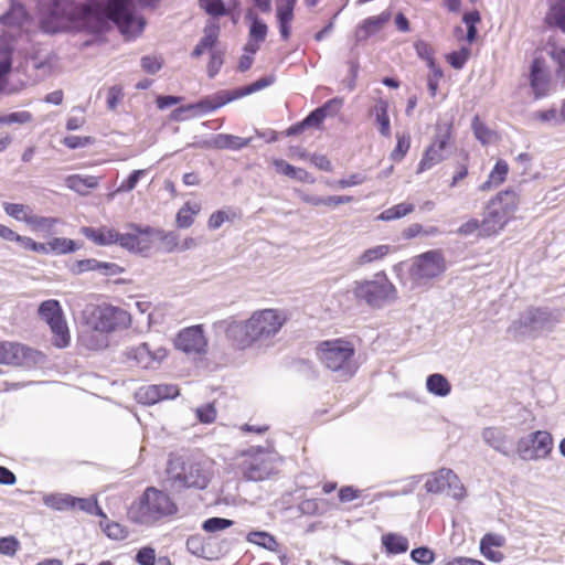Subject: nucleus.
Listing matches in <instances>:
<instances>
[{"label": "nucleus", "mask_w": 565, "mask_h": 565, "mask_svg": "<svg viewBox=\"0 0 565 565\" xmlns=\"http://www.w3.org/2000/svg\"><path fill=\"white\" fill-rule=\"evenodd\" d=\"M114 22L126 35L142 32L143 23L128 10V0H53L47 11L42 12L40 28L46 33H57L70 28L100 33Z\"/></svg>", "instance_id": "1"}, {"label": "nucleus", "mask_w": 565, "mask_h": 565, "mask_svg": "<svg viewBox=\"0 0 565 565\" xmlns=\"http://www.w3.org/2000/svg\"><path fill=\"white\" fill-rule=\"evenodd\" d=\"M288 320V313L281 309L256 310L247 320L231 328L230 335L234 347L244 350L277 335Z\"/></svg>", "instance_id": "2"}, {"label": "nucleus", "mask_w": 565, "mask_h": 565, "mask_svg": "<svg viewBox=\"0 0 565 565\" xmlns=\"http://www.w3.org/2000/svg\"><path fill=\"white\" fill-rule=\"evenodd\" d=\"M178 505L169 493L148 487L127 511L128 519L137 524L152 526L175 515Z\"/></svg>", "instance_id": "3"}, {"label": "nucleus", "mask_w": 565, "mask_h": 565, "mask_svg": "<svg viewBox=\"0 0 565 565\" xmlns=\"http://www.w3.org/2000/svg\"><path fill=\"white\" fill-rule=\"evenodd\" d=\"M316 355L323 367L340 381L351 380L359 370L355 347L344 338L319 342L316 347Z\"/></svg>", "instance_id": "4"}, {"label": "nucleus", "mask_w": 565, "mask_h": 565, "mask_svg": "<svg viewBox=\"0 0 565 565\" xmlns=\"http://www.w3.org/2000/svg\"><path fill=\"white\" fill-rule=\"evenodd\" d=\"M168 480L179 489H205L212 471L209 462L192 455L171 456L167 465Z\"/></svg>", "instance_id": "5"}, {"label": "nucleus", "mask_w": 565, "mask_h": 565, "mask_svg": "<svg viewBox=\"0 0 565 565\" xmlns=\"http://www.w3.org/2000/svg\"><path fill=\"white\" fill-rule=\"evenodd\" d=\"M242 475L249 481H263L279 472L282 458L275 450L250 447L242 451Z\"/></svg>", "instance_id": "6"}, {"label": "nucleus", "mask_w": 565, "mask_h": 565, "mask_svg": "<svg viewBox=\"0 0 565 565\" xmlns=\"http://www.w3.org/2000/svg\"><path fill=\"white\" fill-rule=\"evenodd\" d=\"M454 138L452 120H438L435 125V135L431 142L425 149L417 164L416 173L420 174L430 170L445 159V151Z\"/></svg>", "instance_id": "7"}, {"label": "nucleus", "mask_w": 565, "mask_h": 565, "mask_svg": "<svg viewBox=\"0 0 565 565\" xmlns=\"http://www.w3.org/2000/svg\"><path fill=\"white\" fill-rule=\"evenodd\" d=\"M89 324L94 330L110 333L131 326V315L124 308L104 303L93 308Z\"/></svg>", "instance_id": "8"}, {"label": "nucleus", "mask_w": 565, "mask_h": 565, "mask_svg": "<svg viewBox=\"0 0 565 565\" xmlns=\"http://www.w3.org/2000/svg\"><path fill=\"white\" fill-rule=\"evenodd\" d=\"M38 313L49 324L54 347L66 348L71 342V335L61 303L55 299L45 300L40 303Z\"/></svg>", "instance_id": "9"}, {"label": "nucleus", "mask_w": 565, "mask_h": 565, "mask_svg": "<svg viewBox=\"0 0 565 565\" xmlns=\"http://www.w3.org/2000/svg\"><path fill=\"white\" fill-rule=\"evenodd\" d=\"M44 359L45 355L41 351L26 344L13 341L0 342V364L30 369L41 364Z\"/></svg>", "instance_id": "10"}, {"label": "nucleus", "mask_w": 565, "mask_h": 565, "mask_svg": "<svg viewBox=\"0 0 565 565\" xmlns=\"http://www.w3.org/2000/svg\"><path fill=\"white\" fill-rule=\"evenodd\" d=\"M376 276H382L383 280L355 281L353 288L355 298L372 307H380L384 301L394 298L396 292L395 286L387 279L384 271Z\"/></svg>", "instance_id": "11"}, {"label": "nucleus", "mask_w": 565, "mask_h": 565, "mask_svg": "<svg viewBox=\"0 0 565 565\" xmlns=\"http://www.w3.org/2000/svg\"><path fill=\"white\" fill-rule=\"evenodd\" d=\"M447 268V263L441 250L425 252L413 259L409 275L416 281H424L440 276Z\"/></svg>", "instance_id": "12"}, {"label": "nucleus", "mask_w": 565, "mask_h": 565, "mask_svg": "<svg viewBox=\"0 0 565 565\" xmlns=\"http://www.w3.org/2000/svg\"><path fill=\"white\" fill-rule=\"evenodd\" d=\"M552 449L553 437L546 430H536L529 438H521L516 446L519 456L525 460L546 458Z\"/></svg>", "instance_id": "13"}, {"label": "nucleus", "mask_w": 565, "mask_h": 565, "mask_svg": "<svg viewBox=\"0 0 565 565\" xmlns=\"http://www.w3.org/2000/svg\"><path fill=\"white\" fill-rule=\"evenodd\" d=\"M425 489L429 493L448 491L455 499H462L466 495V489L459 477L448 468H440L431 473L425 482Z\"/></svg>", "instance_id": "14"}, {"label": "nucleus", "mask_w": 565, "mask_h": 565, "mask_svg": "<svg viewBox=\"0 0 565 565\" xmlns=\"http://www.w3.org/2000/svg\"><path fill=\"white\" fill-rule=\"evenodd\" d=\"M174 345L186 354L200 355L206 353L207 339L202 326L198 324L182 329L174 340Z\"/></svg>", "instance_id": "15"}, {"label": "nucleus", "mask_w": 565, "mask_h": 565, "mask_svg": "<svg viewBox=\"0 0 565 565\" xmlns=\"http://www.w3.org/2000/svg\"><path fill=\"white\" fill-rule=\"evenodd\" d=\"M127 356L140 367L150 369L159 365L168 356V350L161 345L151 348L149 343L145 342L131 348L127 352Z\"/></svg>", "instance_id": "16"}, {"label": "nucleus", "mask_w": 565, "mask_h": 565, "mask_svg": "<svg viewBox=\"0 0 565 565\" xmlns=\"http://www.w3.org/2000/svg\"><path fill=\"white\" fill-rule=\"evenodd\" d=\"M520 204V194L513 189L499 191L487 204V209L494 210L508 223L513 218Z\"/></svg>", "instance_id": "17"}, {"label": "nucleus", "mask_w": 565, "mask_h": 565, "mask_svg": "<svg viewBox=\"0 0 565 565\" xmlns=\"http://www.w3.org/2000/svg\"><path fill=\"white\" fill-rule=\"evenodd\" d=\"M392 19V12L385 10L379 15H372L362 20L354 31L356 42H363L382 32Z\"/></svg>", "instance_id": "18"}, {"label": "nucleus", "mask_w": 565, "mask_h": 565, "mask_svg": "<svg viewBox=\"0 0 565 565\" xmlns=\"http://www.w3.org/2000/svg\"><path fill=\"white\" fill-rule=\"evenodd\" d=\"M548 75L546 73L545 60L536 57L531 65L530 84L534 90L536 99L547 95L548 92Z\"/></svg>", "instance_id": "19"}, {"label": "nucleus", "mask_w": 565, "mask_h": 565, "mask_svg": "<svg viewBox=\"0 0 565 565\" xmlns=\"http://www.w3.org/2000/svg\"><path fill=\"white\" fill-rule=\"evenodd\" d=\"M343 106V98L334 97L326 102L322 106L312 110L305 119L303 124L307 125L308 128L315 127L320 128L323 120L328 116H335L339 114Z\"/></svg>", "instance_id": "20"}, {"label": "nucleus", "mask_w": 565, "mask_h": 565, "mask_svg": "<svg viewBox=\"0 0 565 565\" xmlns=\"http://www.w3.org/2000/svg\"><path fill=\"white\" fill-rule=\"evenodd\" d=\"M129 227L132 228L134 232L124 234L118 232V241L116 244L131 252H143L148 249L149 243L142 236L149 235L152 232V230L149 227L146 230H141L135 224H130Z\"/></svg>", "instance_id": "21"}, {"label": "nucleus", "mask_w": 565, "mask_h": 565, "mask_svg": "<svg viewBox=\"0 0 565 565\" xmlns=\"http://www.w3.org/2000/svg\"><path fill=\"white\" fill-rule=\"evenodd\" d=\"M505 537L498 533H487L480 540L481 554L491 562L500 563L503 561L504 555L502 552L494 550L504 546Z\"/></svg>", "instance_id": "22"}, {"label": "nucleus", "mask_w": 565, "mask_h": 565, "mask_svg": "<svg viewBox=\"0 0 565 565\" xmlns=\"http://www.w3.org/2000/svg\"><path fill=\"white\" fill-rule=\"evenodd\" d=\"M81 232L87 239L99 246L113 245L118 241V231L114 227L84 226L82 227Z\"/></svg>", "instance_id": "23"}, {"label": "nucleus", "mask_w": 565, "mask_h": 565, "mask_svg": "<svg viewBox=\"0 0 565 565\" xmlns=\"http://www.w3.org/2000/svg\"><path fill=\"white\" fill-rule=\"evenodd\" d=\"M296 3L297 0H281V3L277 6L278 26L284 41H288L291 35V22Z\"/></svg>", "instance_id": "24"}, {"label": "nucleus", "mask_w": 565, "mask_h": 565, "mask_svg": "<svg viewBox=\"0 0 565 565\" xmlns=\"http://www.w3.org/2000/svg\"><path fill=\"white\" fill-rule=\"evenodd\" d=\"M370 116L374 118L379 127L380 134L383 137H391V120L388 116V102L384 98H377L375 104L369 111Z\"/></svg>", "instance_id": "25"}, {"label": "nucleus", "mask_w": 565, "mask_h": 565, "mask_svg": "<svg viewBox=\"0 0 565 565\" xmlns=\"http://www.w3.org/2000/svg\"><path fill=\"white\" fill-rule=\"evenodd\" d=\"M510 168L505 160L499 159L497 160L494 167L490 171L487 180L480 184L479 190L482 192H488L492 189L499 188L503 184L508 178Z\"/></svg>", "instance_id": "26"}, {"label": "nucleus", "mask_w": 565, "mask_h": 565, "mask_svg": "<svg viewBox=\"0 0 565 565\" xmlns=\"http://www.w3.org/2000/svg\"><path fill=\"white\" fill-rule=\"evenodd\" d=\"M543 22L547 28L558 29L565 33V0H557L551 3Z\"/></svg>", "instance_id": "27"}, {"label": "nucleus", "mask_w": 565, "mask_h": 565, "mask_svg": "<svg viewBox=\"0 0 565 565\" xmlns=\"http://www.w3.org/2000/svg\"><path fill=\"white\" fill-rule=\"evenodd\" d=\"M273 166L276 169V172L291 179L298 180L300 182L313 183L315 178L305 169L297 168L282 159H273Z\"/></svg>", "instance_id": "28"}, {"label": "nucleus", "mask_w": 565, "mask_h": 565, "mask_svg": "<svg viewBox=\"0 0 565 565\" xmlns=\"http://www.w3.org/2000/svg\"><path fill=\"white\" fill-rule=\"evenodd\" d=\"M99 180V178L94 175L72 174L65 179V184L76 193L87 195L90 190L98 186Z\"/></svg>", "instance_id": "29"}, {"label": "nucleus", "mask_w": 565, "mask_h": 565, "mask_svg": "<svg viewBox=\"0 0 565 565\" xmlns=\"http://www.w3.org/2000/svg\"><path fill=\"white\" fill-rule=\"evenodd\" d=\"M508 224L507 221L501 218V216L495 212L494 210L487 209V213L482 221L480 222L481 230H480V236L481 237H490L495 234H498L500 231H502L505 225Z\"/></svg>", "instance_id": "30"}, {"label": "nucleus", "mask_w": 565, "mask_h": 565, "mask_svg": "<svg viewBox=\"0 0 565 565\" xmlns=\"http://www.w3.org/2000/svg\"><path fill=\"white\" fill-rule=\"evenodd\" d=\"M220 35V25L212 21L207 23L204 28V35L200 40V42L196 44L192 52V56L199 57L201 56L205 51L211 50L214 47L217 39Z\"/></svg>", "instance_id": "31"}, {"label": "nucleus", "mask_w": 565, "mask_h": 565, "mask_svg": "<svg viewBox=\"0 0 565 565\" xmlns=\"http://www.w3.org/2000/svg\"><path fill=\"white\" fill-rule=\"evenodd\" d=\"M63 504L67 508L78 509L89 514H96L102 519L106 520V514L98 505L96 499L66 497L65 499H63Z\"/></svg>", "instance_id": "32"}, {"label": "nucleus", "mask_w": 565, "mask_h": 565, "mask_svg": "<svg viewBox=\"0 0 565 565\" xmlns=\"http://www.w3.org/2000/svg\"><path fill=\"white\" fill-rule=\"evenodd\" d=\"M482 437L484 441L495 450L508 455L510 450V441L500 428L488 427L483 430Z\"/></svg>", "instance_id": "33"}, {"label": "nucleus", "mask_w": 565, "mask_h": 565, "mask_svg": "<svg viewBox=\"0 0 565 565\" xmlns=\"http://www.w3.org/2000/svg\"><path fill=\"white\" fill-rule=\"evenodd\" d=\"M201 212V204L185 202L175 215V225L179 228H188L194 223L195 216Z\"/></svg>", "instance_id": "34"}, {"label": "nucleus", "mask_w": 565, "mask_h": 565, "mask_svg": "<svg viewBox=\"0 0 565 565\" xmlns=\"http://www.w3.org/2000/svg\"><path fill=\"white\" fill-rule=\"evenodd\" d=\"M382 545L388 554H402L408 550L409 543L406 536L398 533H386L382 535Z\"/></svg>", "instance_id": "35"}, {"label": "nucleus", "mask_w": 565, "mask_h": 565, "mask_svg": "<svg viewBox=\"0 0 565 565\" xmlns=\"http://www.w3.org/2000/svg\"><path fill=\"white\" fill-rule=\"evenodd\" d=\"M392 252L390 245H377L365 249L358 258L356 265L365 266L384 259Z\"/></svg>", "instance_id": "36"}, {"label": "nucleus", "mask_w": 565, "mask_h": 565, "mask_svg": "<svg viewBox=\"0 0 565 565\" xmlns=\"http://www.w3.org/2000/svg\"><path fill=\"white\" fill-rule=\"evenodd\" d=\"M233 98L227 97L223 98L221 96H216L214 98H204L195 104L188 105L186 107H181L174 110V113H180L183 110H191V109H199L203 113H211L216 110L217 108L222 107L226 103L231 102Z\"/></svg>", "instance_id": "37"}, {"label": "nucleus", "mask_w": 565, "mask_h": 565, "mask_svg": "<svg viewBox=\"0 0 565 565\" xmlns=\"http://www.w3.org/2000/svg\"><path fill=\"white\" fill-rule=\"evenodd\" d=\"M427 391L436 396H447L451 391L449 381L439 373H434L427 377Z\"/></svg>", "instance_id": "38"}, {"label": "nucleus", "mask_w": 565, "mask_h": 565, "mask_svg": "<svg viewBox=\"0 0 565 565\" xmlns=\"http://www.w3.org/2000/svg\"><path fill=\"white\" fill-rule=\"evenodd\" d=\"M30 15L21 4H14L11 9L0 18V21L6 25H18L23 28L29 22Z\"/></svg>", "instance_id": "39"}, {"label": "nucleus", "mask_w": 565, "mask_h": 565, "mask_svg": "<svg viewBox=\"0 0 565 565\" xmlns=\"http://www.w3.org/2000/svg\"><path fill=\"white\" fill-rule=\"evenodd\" d=\"M249 140L238 136L220 134L213 140V146L217 149L239 150L248 145Z\"/></svg>", "instance_id": "40"}, {"label": "nucleus", "mask_w": 565, "mask_h": 565, "mask_svg": "<svg viewBox=\"0 0 565 565\" xmlns=\"http://www.w3.org/2000/svg\"><path fill=\"white\" fill-rule=\"evenodd\" d=\"M246 18L250 21V26H249V31H248V38H250L252 40H256V41H259V42L263 43L265 41V39L267 36V32H268L267 24L265 22H263L252 11H249L246 14Z\"/></svg>", "instance_id": "41"}, {"label": "nucleus", "mask_w": 565, "mask_h": 565, "mask_svg": "<svg viewBox=\"0 0 565 565\" xmlns=\"http://www.w3.org/2000/svg\"><path fill=\"white\" fill-rule=\"evenodd\" d=\"M58 223L60 220L56 217L40 216L33 213L26 220V225L33 232H51L52 228Z\"/></svg>", "instance_id": "42"}, {"label": "nucleus", "mask_w": 565, "mask_h": 565, "mask_svg": "<svg viewBox=\"0 0 565 565\" xmlns=\"http://www.w3.org/2000/svg\"><path fill=\"white\" fill-rule=\"evenodd\" d=\"M415 210V206L414 204L412 203H406V202H403V203H398L392 207H388L386 210H384L380 215H379V218L382 220V221H393V220H397V218H401V217H404L411 213H413Z\"/></svg>", "instance_id": "43"}, {"label": "nucleus", "mask_w": 565, "mask_h": 565, "mask_svg": "<svg viewBox=\"0 0 565 565\" xmlns=\"http://www.w3.org/2000/svg\"><path fill=\"white\" fill-rule=\"evenodd\" d=\"M104 533L113 540H125L128 536V530L118 522L102 519L99 522Z\"/></svg>", "instance_id": "44"}, {"label": "nucleus", "mask_w": 565, "mask_h": 565, "mask_svg": "<svg viewBox=\"0 0 565 565\" xmlns=\"http://www.w3.org/2000/svg\"><path fill=\"white\" fill-rule=\"evenodd\" d=\"M411 148V136L409 134H397L396 146L391 152V160L395 162L402 161L407 154Z\"/></svg>", "instance_id": "45"}, {"label": "nucleus", "mask_w": 565, "mask_h": 565, "mask_svg": "<svg viewBox=\"0 0 565 565\" xmlns=\"http://www.w3.org/2000/svg\"><path fill=\"white\" fill-rule=\"evenodd\" d=\"M3 210L6 214L9 215L10 217L20 222H24L25 224L28 217H30L32 214V210L30 209V206L20 203L6 202L3 203Z\"/></svg>", "instance_id": "46"}, {"label": "nucleus", "mask_w": 565, "mask_h": 565, "mask_svg": "<svg viewBox=\"0 0 565 565\" xmlns=\"http://www.w3.org/2000/svg\"><path fill=\"white\" fill-rule=\"evenodd\" d=\"M199 6L206 14L213 18L227 15L231 12V9L225 7L223 0H199Z\"/></svg>", "instance_id": "47"}, {"label": "nucleus", "mask_w": 565, "mask_h": 565, "mask_svg": "<svg viewBox=\"0 0 565 565\" xmlns=\"http://www.w3.org/2000/svg\"><path fill=\"white\" fill-rule=\"evenodd\" d=\"M78 273L103 270L105 273H115L117 265L113 263H100L96 259H83L76 264Z\"/></svg>", "instance_id": "48"}, {"label": "nucleus", "mask_w": 565, "mask_h": 565, "mask_svg": "<svg viewBox=\"0 0 565 565\" xmlns=\"http://www.w3.org/2000/svg\"><path fill=\"white\" fill-rule=\"evenodd\" d=\"M247 541L269 551H275L277 547L276 539L271 534L263 531L250 532L247 535Z\"/></svg>", "instance_id": "49"}, {"label": "nucleus", "mask_w": 565, "mask_h": 565, "mask_svg": "<svg viewBox=\"0 0 565 565\" xmlns=\"http://www.w3.org/2000/svg\"><path fill=\"white\" fill-rule=\"evenodd\" d=\"M475 137L482 143L488 145L492 141L494 132L488 128L479 118L475 116L471 124Z\"/></svg>", "instance_id": "50"}, {"label": "nucleus", "mask_w": 565, "mask_h": 565, "mask_svg": "<svg viewBox=\"0 0 565 565\" xmlns=\"http://www.w3.org/2000/svg\"><path fill=\"white\" fill-rule=\"evenodd\" d=\"M411 558L419 565H431L436 559V554L429 547L420 546L411 552Z\"/></svg>", "instance_id": "51"}, {"label": "nucleus", "mask_w": 565, "mask_h": 565, "mask_svg": "<svg viewBox=\"0 0 565 565\" xmlns=\"http://www.w3.org/2000/svg\"><path fill=\"white\" fill-rule=\"evenodd\" d=\"M414 47H415L417 55L427 62V65L429 68H431L434 66H438L436 64V61L434 57L435 51L429 43H427L426 41L419 40V41L415 42Z\"/></svg>", "instance_id": "52"}, {"label": "nucleus", "mask_w": 565, "mask_h": 565, "mask_svg": "<svg viewBox=\"0 0 565 565\" xmlns=\"http://www.w3.org/2000/svg\"><path fill=\"white\" fill-rule=\"evenodd\" d=\"M45 245L49 248V252H55L58 254H66L75 250L74 241L64 237H55Z\"/></svg>", "instance_id": "53"}, {"label": "nucleus", "mask_w": 565, "mask_h": 565, "mask_svg": "<svg viewBox=\"0 0 565 565\" xmlns=\"http://www.w3.org/2000/svg\"><path fill=\"white\" fill-rule=\"evenodd\" d=\"M469 174V154L463 153L462 161L456 166L455 172L449 183L450 188H455L460 184Z\"/></svg>", "instance_id": "54"}, {"label": "nucleus", "mask_w": 565, "mask_h": 565, "mask_svg": "<svg viewBox=\"0 0 565 565\" xmlns=\"http://www.w3.org/2000/svg\"><path fill=\"white\" fill-rule=\"evenodd\" d=\"M233 525V521L223 518H210L202 523V530L206 533L223 531Z\"/></svg>", "instance_id": "55"}, {"label": "nucleus", "mask_w": 565, "mask_h": 565, "mask_svg": "<svg viewBox=\"0 0 565 565\" xmlns=\"http://www.w3.org/2000/svg\"><path fill=\"white\" fill-rule=\"evenodd\" d=\"M470 56V49L461 47L459 51H454L447 54V62L456 70H460L467 63Z\"/></svg>", "instance_id": "56"}, {"label": "nucleus", "mask_w": 565, "mask_h": 565, "mask_svg": "<svg viewBox=\"0 0 565 565\" xmlns=\"http://www.w3.org/2000/svg\"><path fill=\"white\" fill-rule=\"evenodd\" d=\"M147 173V170H134L117 188L115 193L132 191L139 180Z\"/></svg>", "instance_id": "57"}, {"label": "nucleus", "mask_w": 565, "mask_h": 565, "mask_svg": "<svg viewBox=\"0 0 565 565\" xmlns=\"http://www.w3.org/2000/svg\"><path fill=\"white\" fill-rule=\"evenodd\" d=\"M196 417L202 424H212L217 417V411L213 403L196 408Z\"/></svg>", "instance_id": "58"}, {"label": "nucleus", "mask_w": 565, "mask_h": 565, "mask_svg": "<svg viewBox=\"0 0 565 565\" xmlns=\"http://www.w3.org/2000/svg\"><path fill=\"white\" fill-rule=\"evenodd\" d=\"M438 233L437 227H430L429 230H424L423 226L418 223L411 224L408 227H406L403 231V237L405 239H412L415 238L422 234L425 235H436Z\"/></svg>", "instance_id": "59"}, {"label": "nucleus", "mask_w": 565, "mask_h": 565, "mask_svg": "<svg viewBox=\"0 0 565 565\" xmlns=\"http://www.w3.org/2000/svg\"><path fill=\"white\" fill-rule=\"evenodd\" d=\"M17 243L20 244L26 250H32L41 254L49 253V248L46 247L45 243H38L29 236L19 235Z\"/></svg>", "instance_id": "60"}, {"label": "nucleus", "mask_w": 565, "mask_h": 565, "mask_svg": "<svg viewBox=\"0 0 565 565\" xmlns=\"http://www.w3.org/2000/svg\"><path fill=\"white\" fill-rule=\"evenodd\" d=\"M427 77V87L431 97H435L438 92L439 82L444 76L443 70L439 66H434Z\"/></svg>", "instance_id": "61"}, {"label": "nucleus", "mask_w": 565, "mask_h": 565, "mask_svg": "<svg viewBox=\"0 0 565 565\" xmlns=\"http://www.w3.org/2000/svg\"><path fill=\"white\" fill-rule=\"evenodd\" d=\"M32 120L29 111H17L6 116H0V125H10L13 122L25 124Z\"/></svg>", "instance_id": "62"}, {"label": "nucleus", "mask_w": 565, "mask_h": 565, "mask_svg": "<svg viewBox=\"0 0 565 565\" xmlns=\"http://www.w3.org/2000/svg\"><path fill=\"white\" fill-rule=\"evenodd\" d=\"M19 546V541L13 536L0 537V554L13 556Z\"/></svg>", "instance_id": "63"}, {"label": "nucleus", "mask_w": 565, "mask_h": 565, "mask_svg": "<svg viewBox=\"0 0 565 565\" xmlns=\"http://www.w3.org/2000/svg\"><path fill=\"white\" fill-rule=\"evenodd\" d=\"M136 562L139 565H154L156 552L152 547L145 546L140 548L136 555Z\"/></svg>", "instance_id": "64"}]
</instances>
